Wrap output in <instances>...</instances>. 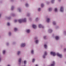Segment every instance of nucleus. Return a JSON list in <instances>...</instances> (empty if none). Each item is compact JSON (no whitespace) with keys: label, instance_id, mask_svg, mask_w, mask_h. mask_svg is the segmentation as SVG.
<instances>
[{"label":"nucleus","instance_id":"44","mask_svg":"<svg viewBox=\"0 0 66 66\" xmlns=\"http://www.w3.org/2000/svg\"><path fill=\"white\" fill-rule=\"evenodd\" d=\"M1 57L0 56V62H1Z\"/></svg>","mask_w":66,"mask_h":66},{"label":"nucleus","instance_id":"14","mask_svg":"<svg viewBox=\"0 0 66 66\" xmlns=\"http://www.w3.org/2000/svg\"><path fill=\"white\" fill-rule=\"evenodd\" d=\"M38 42H39V40H36L35 41V43L36 44H38Z\"/></svg>","mask_w":66,"mask_h":66},{"label":"nucleus","instance_id":"45","mask_svg":"<svg viewBox=\"0 0 66 66\" xmlns=\"http://www.w3.org/2000/svg\"><path fill=\"white\" fill-rule=\"evenodd\" d=\"M64 51H66V48H65L64 50Z\"/></svg>","mask_w":66,"mask_h":66},{"label":"nucleus","instance_id":"5","mask_svg":"<svg viewBox=\"0 0 66 66\" xmlns=\"http://www.w3.org/2000/svg\"><path fill=\"white\" fill-rule=\"evenodd\" d=\"M57 55L59 57H60V58H62V54H60L59 53H57Z\"/></svg>","mask_w":66,"mask_h":66},{"label":"nucleus","instance_id":"33","mask_svg":"<svg viewBox=\"0 0 66 66\" xmlns=\"http://www.w3.org/2000/svg\"><path fill=\"white\" fill-rule=\"evenodd\" d=\"M35 20L36 21H37L38 20V18H37Z\"/></svg>","mask_w":66,"mask_h":66},{"label":"nucleus","instance_id":"28","mask_svg":"<svg viewBox=\"0 0 66 66\" xmlns=\"http://www.w3.org/2000/svg\"><path fill=\"white\" fill-rule=\"evenodd\" d=\"M24 65H26L27 64V61L26 60H24Z\"/></svg>","mask_w":66,"mask_h":66},{"label":"nucleus","instance_id":"37","mask_svg":"<svg viewBox=\"0 0 66 66\" xmlns=\"http://www.w3.org/2000/svg\"><path fill=\"white\" fill-rule=\"evenodd\" d=\"M64 34L65 35H66V31H64Z\"/></svg>","mask_w":66,"mask_h":66},{"label":"nucleus","instance_id":"50","mask_svg":"<svg viewBox=\"0 0 66 66\" xmlns=\"http://www.w3.org/2000/svg\"><path fill=\"white\" fill-rule=\"evenodd\" d=\"M7 66H10V65H8Z\"/></svg>","mask_w":66,"mask_h":66},{"label":"nucleus","instance_id":"21","mask_svg":"<svg viewBox=\"0 0 66 66\" xmlns=\"http://www.w3.org/2000/svg\"><path fill=\"white\" fill-rule=\"evenodd\" d=\"M54 11L55 12H57V8H55L54 9Z\"/></svg>","mask_w":66,"mask_h":66},{"label":"nucleus","instance_id":"13","mask_svg":"<svg viewBox=\"0 0 66 66\" xmlns=\"http://www.w3.org/2000/svg\"><path fill=\"white\" fill-rule=\"evenodd\" d=\"M18 55H19L21 54V52L20 51H18L17 53Z\"/></svg>","mask_w":66,"mask_h":66},{"label":"nucleus","instance_id":"6","mask_svg":"<svg viewBox=\"0 0 66 66\" xmlns=\"http://www.w3.org/2000/svg\"><path fill=\"white\" fill-rule=\"evenodd\" d=\"M21 47H24L26 46V43H22L21 45Z\"/></svg>","mask_w":66,"mask_h":66},{"label":"nucleus","instance_id":"42","mask_svg":"<svg viewBox=\"0 0 66 66\" xmlns=\"http://www.w3.org/2000/svg\"><path fill=\"white\" fill-rule=\"evenodd\" d=\"M14 44H15V42H14L12 43L13 45H14Z\"/></svg>","mask_w":66,"mask_h":66},{"label":"nucleus","instance_id":"36","mask_svg":"<svg viewBox=\"0 0 66 66\" xmlns=\"http://www.w3.org/2000/svg\"><path fill=\"white\" fill-rule=\"evenodd\" d=\"M55 28L56 29H57L58 28H59V26H56L55 27Z\"/></svg>","mask_w":66,"mask_h":66},{"label":"nucleus","instance_id":"18","mask_svg":"<svg viewBox=\"0 0 66 66\" xmlns=\"http://www.w3.org/2000/svg\"><path fill=\"white\" fill-rule=\"evenodd\" d=\"M10 15L11 16L14 17V16H15V14L13 13H12Z\"/></svg>","mask_w":66,"mask_h":66},{"label":"nucleus","instance_id":"46","mask_svg":"<svg viewBox=\"0 0 66 66\" xmlns=\"http://www.w3.org/2000/svg\"><path fill=\"white\" fill-rule=\"evenodd\" d=\"M1 14L0 13V18H1Z\"/></svg>","mask_w":66,"mask_h":66},{"label":"nucleus","instance_id":"34","mask_svg":"<svg viewBox=\"0 0 66 66\" xmlns=\"http://www.w3.org/2000/svg\"><path fill=\"white\" fill-rule=\"evenodd\" d=\"M11 32H9V36H11Z\"/></svg>","mask_w":66,"mask_h":66},{"label":"nucleus","instance_id":"22","mask_svg":"<svg viewBox=\"0 0 66 66\" xmlns=\"http://www.w3.org/2000/svg\"><path fill=\"white\" fill-rule=\"evenodd\" d=\"M53 24L54 25H56V22L55 21H54L53 22Z\"/></svg>","mask_w":66,"mask_h":66},{"label":"nucleus","instance_id":"47","mask_svg":"<svg viewBox=\"0 0 66 66\" xmlns=\"http://www.w3.org/2000/svg\"><path fill=\"white\" fill-rule=\"evenodd\" d=\"M36 66H38V65H37V64H36Z\"/></svg>","mask_w":66,"mask_h":66},{"label":"nucleus","instance_id":"3","mask_svg":"<svg viewBox=\"0 0 66 66\" xmlns=\"http://www.w3.org/2000/svg\"><path fill=\"white\" fill-rule=\"evenodd\" d=\"M50 54L51 55H53L54 56H55V55H56V54L55 52H51Z\"/></svg>","mask_w":66,"mask_h":66},{"label":"nucleus","instance_id":"31","mask_svg":"<svg viewBox=\"0 0 66 66\" xmlns=\"http://www.w3.org/2000/svg\"><path fill=\"white\" fill-rule=\"evenodd\" d=\"M54 0H52L51 1V2L52 3H54Z\"/></svg>","mask_w":66,"mask_h":66},{"label":"nucleus","instance_id":"51","mask_svg":"<svg viewBox=\"0 0 66 66\" xmlns=\"http://www.w3.org/2000/svg\"><path fill=\"white\" fill-rule=\"evenodd\" d=\"M65 63L66 64V62H65Z\"/></svg>","mask_w":66,"mask_h":66},{"label":"nucleus","instance_id":"25","mask_svg":"<svg viewBox=\"0 0 66 66\" xmlns=\"http://www.w3.org/2000/svg\"><path fill=\"white\" fill-rule=\"evenodd\" d=\"M38 12H40L41 11V8H39L38 9Z\"/></svg>","mask_w":66,"mask_h":66},{"label":"nucleus","instance_id":"10","mask_svg":"<svg viewBox=\"0 0 66 66\" xmlns=\"http://www.w3.org/2000/svg\"><path fill=\"white\" fill-rule=\"evenodd\" d=\"M55 39L56 40H59L60 39V37L59 36H56L55 37Z\"/></svg>","mask_w":66,"mask_h":66},{"label":"nucleus","instance_id":"26","mask_svg":"<svg viewBox=\"0 0 66 66\" xmlns=\"http://www.w3.org/2000/svg\"><path fill=\"white\" fill-rule=\"evenodd\" d=\"M25 6L26 7H28L29 6V4L28 3H26L25 4Z\"/></svg>","mask_w":66,"mask_h":66},{"label":"nucleus","instance_id":"16","mask_svg":"<svg viewBox=\"0 0 66 66\" xmlns=\"http://www.w3.org/2000/svg\"><path fill=\"white\" fill-rule=\"evenodd\" d=\"M32 27L34 29H35L36 28V25L33 24L32 25Z\"/></svg>","mask_w":66,"mask_h":66},{"label":"nucleus","instance_id":"40","mask_svg":"<svg viewBox=\"0 0 66 66\" xmlns=\"http://www.w3.org/2000/svg\"><path fill=\"white\" fill-rule=\"evenodd\" d=\"M46 36H44V39H46Z\"/></svg>","mask_w":66,"mask_h":66},{"label":"nucleus","instance_id":"2","mask_svg":"<svg viewBox=\"0 0 66 66\" xmlns=\"http://www.w3.org/2000/svg\"><path fill=\"white\" fill-rule=\"evenodd\" d=\"M47 55V52L45 51L44 52V54L43 56V59H45L46 58V56Z\"/></svg>","mask_w":66,"mask_h":66},{"label":"nucleus","instance_id":"29","mask_svg":"<svg viewBox=\"0 0 66 66\" xmlns=\"http://www.w3.org/2000/svg\"><path fill=\"white\" fill-rule=\"evenodd\" d=\"M41 6L42 7H43L44 6V4L43 3L42 4H41Z\"/></svg>","mask_w":66,"mask_h":66},{"label":"nucleus","instance_id":"15","mask_svg":"<svg viewBox=\"0 0 66 66\" xmlns=\"http://www.w3.org/2000/svg\"><path fill=\"white\" fill-rule=\"evenodd\" d=\"M17 10L19 11V12H21L22 11L21 9L20 8H18Z\"/></svg>","mask_w":66,"mask_h":66},{"label":"nucleus","instance_id":"17","mask_svg":"<svg viewBox=\"0 0 66 66\" xmlns=\"http://www.w3.org/2000/svg\"><path fill=\"white\" fill-rule=\"evenodd\" d=\"M44 48L45 49H47V44H44Z\"/></svg>","mask_w":66,"mask_h":66},{"label":"nucleus","instance_id":"12","mask_svg":"<svg viewBox=\"0 0 66 66\" xmlns=\"http://www.w3.org/2000/svg\"><path fill=\"white\" fill-rule=\"evenodd\" d=\"M31 30H30V29H27L26 30V32L27 33H30V32Z\"/></svg>","mask_w":66,"mask_h":66},{"label":"nucleus","instance_id":"20","mask_svg":"<svg viewBox=\"0 0 66 66\" xmlns=\"http://www.w3.org/2000/svg\"><path fill=\"white\" fill-rule=\"evenodd\" d=\"M52 10V8H50L48 9V11L49 12H51Z\"/></svg>","mask_w":66,"mask_h":66},{"label":"nucleus","instance_id":"9","mask_svg":"<svg viewBox=\"0 0 66 66\" xmlns=\"http://www.w3.org/2000/svg\"><path fill=\"white\" fill-rule=\"evenodd\" d=\"M60 12H63L64 11V7H61L60 8Z\"/></svg>","mask_w":66,"mask_h":66},{"label":"nucleus","instance_id":"8","mask_svg":"<svg viewBox=\"0 0 66 66\" xmlns=\"http://www.w3.org/2000/svg\"><path fill=\"white\" fill-rule=\"evenodd\" d=\"M51 20V19H50V18H47V19L46 20V21L47 22L49 23V22H50V21Z\"/></svg>","mask_w":66,"mask_h":66},{"label":"nucleus","instance_id":"35","mask_svg":"<svg viewBox=\"0 0 66 66\" xmlns=\"http://www.w3.org/2000/svg\"><path fill=\"white\" fill-rule=\"evenodd\" d=\"M34 62H35V59H34L32 60V62H33V63H34Z\"/></svg>","mask_w":66,"mask_h":66},{"label":"nucleus","instance_id":"39","mask_svg":"<svg viewBox=\"0 0 66 66\" xmlns=\"http://www.w3.org/2000/svg\"><path fill=\"white\" fill-rule=\"evenodd\" d=\"M46 3L47 4H49V2H46Z\"/></svg>","mask_w":66,"mask_h":66},{"label":"nucleus","instance_id":"52","mask_svg":"<svg viewBox=\"0 0 66 66\" xmlns=\"http://www.w3.org/2000/svg\"><path fill=\"white\" fill-rule=\"evenodd\" d=\"M0 37H1V36H0Z\"/></svg>","mask_w":66,"mask_h":66},{"label":"nucleus","instance_id":"49","mask_svg":"<svg viewBox=\"0 0 66 66\" xmlns=\"http://www.w3.org/2000/svg\"><path fill=\"white\" fill-rule=\"evenodd\" d=\"M58 0L59 2H60V1H61V0Z\"/></svg>","mask_w":66,"mask_h":66},{"label":"nucleus","instance_id":"41","mask_svg":"<svg viewBox=\"0 0 66 66\" xmlns=\"http://www.w3.org/2000/svg\"><path fill=\"white\" fill-rule=\"evenodd\" d=\"M6 45L7 46H8L9 45V43H7L6 44Z\"/></svg>","mask_w":66,"mask_h":66},{"label":"nucleus","instance_id":"43","mask_svg":"<svg viewBox=\"0 0 66 66\" xmlns=\"http://www.w3.org/2000/svg\"><path fill=\"white\" fill-rule=\"evenodd\" d=\"M35 39H37V37H35Z\"/></svg>","mask_w":66,"mask_h":66},{"label":"nucleus","instance_id":"48","mask_svg":"<svg viewBox=\"0 0 66 66\" xmlns=\"http://www.w3.org/2000/svg\"><path fill=\"white\" fill-rule=\"evenodd\" d=\"M11 1H13V0H11Z\"/></svg>","mask_w":66,"mask_h":66},{"label":"nucleus","instance_id":"38","mask_svg":"<svg viewBox=\"0 0 66 66\" xmlns=\"http://www.w3.org/2000/svg\"><path fill=\"white\" fill-rule=\"evenodd\" d=\"M30 15V13H27V16H29Z\"/></svg>","mask_w":66,"mask_h":66},{"label":"nucleus","instance_id":"32","mask_svg":"<svg viewBox=\"0 0 66 66\" xmlns=\"http://www.w3.org/2000/svg\"><path fill=\"white\" fill-rule=\"evenodd\" d=\"M7 25L8 26H10V23L9 22H8L7 23Z\"/></svg>","mask_w":66,"mask_h":66},{"label":"nucleus","instance_id":"11","mask_svg":"<svg viewBox=\"0 0 66 66\" xmlns=\"http://www.w3.org/2000/svg\"><path fill=\"white\" fill-rule=\"evenodd\" d=\"M31 53L32 54H34V50L33 49L31 50Z\"/></svg>","mask_w":66,"mask_h":66},{"label":"nucleus","instance_id":"24","mask_svg":"<svg viewBox=\"0 0 66 66\" xmlns=\"http://www.w3.org/2000/svg\"><path fill=\"white\" fill-rule=\"evenodd\" d=\"M6 19H10L11 18V17H8V16H7L6 17Z\"/></svg>","mask_w":66,"mask_h":66},{"label":"nucleus","instance_id":"27","mask_svg":"<svg viewBox=\"0 0 66 66\" xmlns=\"http://www.w3.org/2000/svg\"><path fill=\"white\" fill-rule=\"evenodd\" d=\"M14 6H12L11 8V10H14Z\"/></svg>","mask_w":66,"mask_h":66},{"label":"nucleus","instance_id":"1","mask_svg":"<svg viewBox=\"0 0 66 66\" xmlns=\"http://www.w3.org/2000/svg\"><path fill=\"white\" fill-rule=\"evenodd\" d=\"M17 21H18L19 22V23H21L22 22H27V19L26 18H24L22 19H20L18 20H14V22H17Z\"/></svg>","mask_w":66,"mask_h":66},{"label":"nucleus","instance_id":"23","mask_svg":"<svg viewBox=\"0 0 66 66\" xmlns=\"http://www.w3.org/2000/svg\"><path fill=\"white\" fill-rule=\"evenodd\" d=\"M5 53V51L3 50V55H4Z\"/></svg>","mask_w":66,"mask_h":66},{"label":"nucleus","instance_id":"19","mask_svg":"<svg viewBox=\"0 0 66 66\" xmlns=\"http://www.w3.org/2000/svg\"><path fill=\"white\" fill-rule=\"evenodd\" d=\"M48 31L49 33H51L52 32V30L51 29H50L48 30Z\"/></svg>","mask_w":66,"mask_h":66},{"label":"nucleus","instance_id":"4","mask_svg":"<svg viewBox=\"0 0 66 66\" xmlns=\"http://www.w3.org/2000/svg\"><path fill=\"white\" fill-rule=\"evenodd\" d=\"M18 62H19V64L20 65L21 63V58H20L18 60Z\"/></svg>","mask_w":66,"mask_h":66},{"label":"nucleus","instance_id":"30","mask_svg":"<svg viewBox=\"0 0 66 66\" xmlns=\"http://www.w3.org/2000/svg\"><path fill=\"white\" fill-rule=\"evenodd\" d=\"M14 30L15 32L17 31V28H15L14 29Z\"/></svg>","mask_w":66,"mask_h":66},{"label":"nucleus","instance_id":"7","mask_svg":"<svg viewBox=\"0 0 66 66\" xmlns=\"http://www.w3.org/2000/svg\"><path fill=\"white\" fill-rule=\"evenodd\" d=\"M39 28H44V26L42 25L41 24H39L38 25Z\"/></svg>","mask_w":66,"mask_h":66}]
</instances>
